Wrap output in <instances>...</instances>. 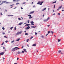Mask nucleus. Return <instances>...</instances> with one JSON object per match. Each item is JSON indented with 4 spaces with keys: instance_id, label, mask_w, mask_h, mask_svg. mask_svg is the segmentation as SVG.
<instances>
[{
    "instance_id": "nucleus-63",
    "label": "nucleus",
    "mask_w": 64,
    "mask_h": 64,
    "mask_svg": "<svg viewBox=\"0 0 64 64\" xmlns=\"http://www.w3.org/2000/svg\"><path fill=\"white\" fill-rule=\"evenodd\" d=\"M25 33H26V31H25L24 32Z\"/></svg>"
},
{
    "instance_id": "nucleus-33",
    "label": "nucleus",
    "mask_w": 64,
    "mask_h": 64,
    "mask_svg": "<svg viewBox=\"0 0 64 64\" xmlns=\"http://www.w3.org/2000/svg\"><path fill=\"white\" fill-rule=\"evenodd\" d=\"M4 43L3 42V43H2V45H4Z\"/></svg>"
},
{
    "instance_id": "nucleus-23",
    "label": "nucleus",
    "mask_w": 64,
    "mask_h": 64,
    "mask_svg": "<svg viewBox=\"0 0 64 64\" xmlns=\"http://www.w3.org/2000/svg\"><path fill=\"white\" fill-rule=\"evenodd\" d=\"M14 27H12L10 28V29L11 30H12L13 29V28Z\"/></svg>"
},
{
    "instance_id": "nucleus-36",
    "label": "nucleus",
    "mask_w": 64,
    "mask_h": 64,
    "mask_svg": "<svg viewBox=\"0 0 64 64\" xmlns=\"http://www.w3.org/2000/svg\"><path fill=\"white\" fill-rule=\"evenodd\" d=\"M14 42V40H13V41H12L11 43H13V42Z\"/></svg>"
},
{
    "instance_id": "nucleus-21",
    "label": "nucleus",
    "mask_w": 64,
    "mask_h": 64,
    "mask_svg": "<svg viewBox=\"0 0 64 64\" xmlns=\"http://www.w3.org/2000/svg\"><path fill=\"white\" fill-rule=\"evenodd\" d=\"M27 4V3L24 2L23 4H22L23 5H24V4Z\"/></svg>"
},
{
    "instance_id": "nucleus-19",
    "label": "nucleus",
    "mask_w": 64,
    "mask_h": 64,
    "mask_svg": "<svg viewBox=\"0 0 64 64\" xmlns=\"http://www.w3.org/2000/svg\"><path fill=\"white\" fill-rule=\"evenodd\" d=\"M61 40H58V42H60Z\"/></svg>"
},
{
    "instance_id": "nucleus-29",
    "label": "nucleus",
    "mask_w": 64,
    "mask_h": 64,
    "mask_svg": "<svg viewBox=\"0 0 64 64\" xmlns=\"http://www.w3.org/2000/svg\"><path fill=\"white\" fill-rule=\"evenodd\" d=\"M18 4H19V5L20 4V3H18L16 4V5H18Z\"/></svg>"
},
{
    "instance_id": "nucleus-39",
    "label": "nucleus",
    "mask_w": 64,
    "mask_h": 64,
    "mask_svg": "<svg viewBox=\"0 0 64 64\" xmlns=\"http://www.w3.org/2000/svg\"><path fill=\"white\" fill-rule=\"evenodd\" d=\"M14 30H16L17 28H15L14 29Z\"/></svg>"
},
{
    "instance_id": "nucleus-45",
    "label": "nucleus",
    "mask_w": 64,
    "mask_h": 64,
    "mask_svg": "<svg viewBox=\"0 0 64 64\" xmlns=\"http://www.w3.org/2000/svg\"><path fill=\"white\" fill-rule=\"evenodd\" d=\"M18 20H21L20 18H18Z\"/></svg>"
},
{
    "instance_id": "nucleus-44",
    "label": "nucleus",
    "mask_w": 64,
    "mask_h": 64,
    "mask_svg": "<svg viewBox=\"0 0 64 64\" xmlns=\"http://www.w3.org/2000/svg\"><path fill=\"white\" fill-rule=\"evenodd\" d=\"M42 38H44V36H42Z\"/></svg>"
},
{
    "instance_id": "nucleus-58",
    "label": "nucleus",
    "mask_w": 64,
    "mask_h": 64,
    "mask_svg": "<svg viewBox=\"0 0 64 64\" xmlns=\"http://www.w3.org/2000/svg\"><path fill=\"white\" fill-rule=\"evenodd\" d=\"M5 47H3V49H5Z\"/></svg>"
},
{
    "instance_id": "nucleus-14",
    "label": "nucleus",
    "mask_w": 64,
    "mask_h": 64,
    "mask_svg": "<svg viewBox=\"0 0 64 64\" xmlns=\"http://www.w3.org/2000/svg\"><path fill=\"white\" fill-rule=\"evenodd\" d=\"M50 33L52 34H54V32H53V31H51L50 32Z\"/></svg>"
},
{
    "instance_id": "nucleus-42",
    "label": "nucleus",
    "mask_w": 64,
    "mask_h": 64,
    "mask_svg": "<svg viewBox=\"0 0 64 64\" xmlns=\"http://www.w3.org/2000/svg\"><path fill=\"white\" fill-rule=\"evenodd\" d=\"M31 13V12L30 13H29V15H31V14H32Z\"/></svg>"
},
{
    "instance_id": "nucleus-22",
    "label": "nucleus",
    "mask_w": 64,
    "mask_h": 64,
    "mask_svg": "<svg viewBox=\"0 0 64 64\" xmlns=\"http://www.w3.org/2000/svg\"><path fill=\"white\" fill-rule=\"evenodd\" d=\"M29 39H28L26 40L27 42H29Z\"/></svg>"
},
{
    "instance_id": "nucleus-56",
    "label": "nucleus",
    "mask_w": 64,
    "mask_h": 64,
    "mask_svg": "<svg viewBox=\"0 0 64 64\" xmlns=\"http://www.w3.org/2000/svg\"><path fill=\"white\" fill-rule=\"evenodd\" d=\"M27 46H28V47H29V46H28V44L27 45Z\"/></svg>"
},
{
    "instance_id": "nucleus-51",
    "label": "nucleus",
    "mask_w": 64,
    "mask_h": 64,
    "mask_svg": "<svg viewBox=\"0 0 64 64\" xmlns=\"http://www.w3.org/2000/svg\"><path fill=\"white\" fill-rule=\"evenodd\" d=\"M37 33L36 32L35 33V35H37Z\"/></svg>"
},
{
    "instance_id": "nucleus-41",
    "label": "nucleus",
    "mask_w": 64,
    "mask_h": 64,
    "mask_svg": "<svg viewBox=\"0 0 64 64\" xmlns=\"http://www.w3.org/2000/svg\"><path fill=\"white\" fill-rule=\"evenodd\" d=\"M0 14L1 15H3V14H2V12H1Z\"/></svg>"
},
{
    "instance_id": "nucleus-3",
    "label": "nucleus",
    "mask_w": 64,
    "mask_h": 64,
    "mask_svg": "<svg viewBox=\"0 0 64 64\" xmlns=\"http://www.w3.org/2000/svg\"><path fill=\"white\" fill-rule=\"evenodd\" d=\"M40 5H42V4H43V3H44V2H40Z\"/></svg>"
},
{
    "instance_id": "nucleus-26",
    "label": "nucleus",
    "mask_w": 64,
    "mask_h": 64,
    "mask_svg": "<svg viewBox=\"0 0 64 64\" xmlns=\"http://www.w3.org/2000/svg\"><path fill=\"white\" fill-rule=\"evenodd\" d=\"M33 38V36H32L31 37L30 39H32V38Z\"/></svg>"
},
{
    "instance_id": "nucleus-6",
    "label": "nucleus",
    "mask_w": 64,
    "mask_h": 64,
    "mask_svg": "<svg viewBox=\"0 0 64 64\" xmlns=\"http://www.w3.org/2000/svg\"><path fill=\"white\" fill-rule=\"evenodd\" d=\"M30 28V26H28V27L26 28V30H28Z\"/></svg>"
},
{
    "instance_id": "nucleus-64",
    "label": "nucleus",
    "mask_w": 64,
    "mask_h": 64,
    "mask_svg": "<svg viewBox=\"0 0 64 64\" xmlns=\"http://www.w3.org/2000/svg\"><path fill=\"white\" fill-rule=\"evenodd\" d=\"M14 64H17V63H15Z\"/></svg>"
},
{
    "instance_id": "nucleus-46",
    "label": "nucleus",
    "mask_w": 64,
    "mask_h": 64,
    "mask_svg": "<svg viewBox=\"0 0 64 64\" xmlns=\"http://www.w3.org/2000/svg\"><path fill=\"white\" fill-rule=\"evenodd\" d=\"M58 15H60V14L58 13Z\"/></svg>"
},
{
    "instance_id": "nucleus-35",
    "label": "nucleus",
    "mask_w": 64,
    "mask_h": 64,
    "mask_svg": "<svg viewBox=\"0 0 64 64\" xmlns=\"http://www.w3.org/2000/svg\"><path fill=\"white\" fill-rule=\"evenodd\" d=\"M2 29L3 30H5V28H2Z\"/></svg>"
},
{
    "instance_id": "nucleus-28",
    "label": "nucleus",
    "mask_w": 64,
    "mask_h": 64,
    "mask_svg": "<svg viewBox=\"0 0 64 64\" xmlns=\"http://www.w3.org/2000/svg\"><path fill=\"white\" fill-rule=\"evenodd\" d=\"M32 18H33L32 17H30L29 18V19H32Z\"/></svg>"
},
{
    "instance_id": "nucleus-57",
    "label": "nucleus",
    "mask_w": 64,
    "mask_h": 64,
    "mask_svg": "<svg viewBox=\"0 0 64 64\" xmlns=\"http://www.w3.org/2000/svg\"><path fill=\"white\" fill-rule=\"evenodd\" d=\"M17 60H19V58H17Z\"/></svg>"
},
{
    "instance_id": "nucleus-1",
    "label": "nucleus",
    "mask_w": 64,
    "mask_h": 64,
    "mask_svg": "<svg viewBox=\"0 0 64 64\" xmlns=\"http://www.w3.org/2000/svg\"><path fill=\"white\" fill-rule=\"evenodd\" d=\"M22 32H18L17 33V34L18 35H20V34H21V33H22Z\"/></svg>"
},
{
    "instance_id": "nucleus-25",
    "label": "nucleus",
    "mask_w": 64,
    "mask_h": 64,
    "mask_svg": "<svg viewBox=\"0 0 64 64\" xmlns=\"http://www.w3.org/2000/svg\"><path fill=\"white\" fill-rule=\"evenodd\" d=\"M25 35H28V33H26L25 34Z\"/></svg>"
},
{
    "instance_id": "nucleus-32",
    "label": "nucleus",
    "mask_w": 64,
    "mask_h": 64,
    "mask_svg": "<svg viewBox=\"0 0 64 64\" xmlns=\"http://www.w3.org/2000/svg\"><path fill=\"white\" fill-rule=\"evenodd\" d=\"M6 2H7L6 1H4L3 2V3H6Z\"/></svg>"
},
{
    "instance_id": "nucleus-8",
    "label": "nucleus",
    "mask_w": 64,
    "mask_h": 64,
    "mask_svg": "<svg viewBox=\"0 0 64 64\" xmlns=\"http://www.w3.org/2000/svg\"><path fill=\"white\" fill-rule=\"evenodd\" d=\"M32 46H35V47L36 46V44H33L32 45Z\"/></svg>"
},
{
    "instance_id": "nucleus-17",
    "label": "nucleus",
    "mask_w": 64,
    "mask_h": 64,
    "mask_svg": "<svg viewBox=\"0 0 64 64\" xmlns=\"http://www.w3.org/2000/svg\"><path fill=\"white\" fill-rule=\"evenodd\" d=\"M58 53H61V50H59L58 52Z\"/></svg>"
},
{
    "instance_id": "nucleus-24",
    "label": "nucleus",
    "mask_w": 64,
    "mask_h": 64,
    "mask_svg": "<svg viewBox=\"0 0 64 64\" xmlns=\"http://www.w3.org/2000/svg\"><path fill=\"white\" fill-rule=\"evenodd\" d=\"M8 16H12V17L13 16V15H11V16L8 15Z\"/></svg>"
},
{
    "instance_id": "nucleus-37",
    "label": "nucleus",
    "mask_w": 64,
    "mask_h": 64,
    "mask_svg": "<svg viewBox=\"0 0 64 64\" xmlns=\"http://www.w3.org/2000/svg\"><path fill=\"white\" fill-rule=\"evenodd\" d=\"M50 31H49L48 32V34H50Z\"/></svg>"
},
{
    "instance_id": "nucleus-2",
    "label": "nucleus",
    "mask_w": 64,
    "mask_h": 64,
    "mask_svg": "<svg viewBox=\"0 0 64 64\" xmlns=\"http://www.w3.org/2000/svg\"><path fill=\"white\" fill-rule=\"evenodd\" d=\"M18 48V47H16L14 48L12 50V51H14V50H15V49H17Z\"/></svg>"
},
{
    "instance_id": "nucleus-61",
    "label": "nucleus",
    "mask_w": 64,
    "mask_h": 64,
    "mask_svg": "<svg viewBox=\"0 0 64 64\" xmlns=\"http://www.w3.org/2000/svg\"><path fill=\"white\" fill-rule=\"evenodd\" d=\"M17 7H16L15 8H14V9H16V8Z\"/></svg>"
},
{
    "instance_id": "nucleus-52",
    "label": "nucleus",
    "mask_w": 64,
    "mask_h": 64,
    "mask_svg": "<svg viewBox=\"0 0 64 64\" xmlns=\"http://www.w3.org/2000/svg\"><path fill=\"white\" fill-rule=\"evenodd\" d=\"M5 42L6 43H8V41H6Z\"/></svg>"
},
{
    "instance_id": "nucleus-4",
    "label": "nucleus",
    "mask_w": 64,
    "mask_h": 64,
    "mask_svg": "<svg viewBox=\"0 0 64 64\" xmlns=\"http://www.w3.org/2000/svg\"><path fill=\"white\" fill-rule=\"evenodd\" d=\"M31 24H32V25H34V24H33V23H34V22L32 21L31 22Z\"/></svg>"
},
{
    "instance_id": "nucleus-10",
    "label": "nucleus",
    "mask_w": 64,
    "mask_h": 64,
    "mask_svg": "<svg viewBox=\"0 0 64 64\" xmlns=\"http://www.w3.org/2000/svg\"><path fill=\"white\" fill-rule=\"evenodd\" d=\"M18 54H21V53L22 52H18Z\"/></svg>"
},
{
    "instance_id": "nucleus-53",
    "label": "nucleus",
    "mask_w": 64,
    "mask_h": 64,
    "mask_svg": "<svg viewBox=\"0 0 64 64\" xmlns=\"http://www.w3.org/2000/svg\"><path fill=\"white\" fill-rule=\"evenodd\" d=\"M54 8H55V5L54 6Z\"/></svg>"
},
{
    "instance_id": "nucleus-16",
    "label": "nucleus",
    "mask_w": 64,
    "mask_h": 64,
    "mask_svg": "<svg viewBox=\"0 0 64 64\" xmlns=\"http://www.w3.org/2000/svg\"><path fill=\"white\" fill-rule=\"evenodd\" d=\"M40 2H38V3L37 4H38V5H39V4H40Z\"/></svg>"
},
{
    "instance_id": "nucleus-15",
    "label": "nucleus",
    "mask_w": 64,
    "mask_h": 64,
    "mask_svg": "<svg viewBox=\"0 0 64 64\" xmlns=\"http://www.w3.org/2000/svg\"><path fill=\"white\" fill-rule=\"evenodd\" d=\"M29 25H30V24H27L25 26H29Z\"/></svg>"
},
{
    "instance_id": "nucleus-20",
    "label": "nucleus",
    "mask_w": 64,
    "mask_h": 64,
    "mask_svg": "<svg viewBox=\"0 0 64 64\" xmlns=\"http://www.w3.org/2000/svg\"><path fill=\"white\" fill-rule=\"evenodd\" d=\"M56 2H57L56 1L55 2H53L52 3V4H54V3H56Z\"/></svg>"
},
{
    "instance_id": "nucleus-9",
    "label": "nucleus",
    "mask_w": 64,
    "mask_h": 64,
    "mask_svg": "<svg viewBox=\"0 0 64 64\" xmlns=\"http://www.w3.org/2000/svg\"><path fill=\"white\" fill-rule=\"evenodd\" d=\"M23 24V23L22 22H20V23L18 24L19 25H22Z\"/></svg>"
},
{
    "instance_id": "nucleus-40",
    "label": "nucleus",
    "mask_w": 64,
    "mask_h": 64,
    "mask_svg": "<svg viewBox=\"0 0 64 64\" xmlns=\"http://www.w3.org/2000/svg\"><path fill=\"white\" fill-rule=\"evenodd\" d=\"M3 4V2H2L1 4L0 5V6L1 5H2Z\"/></svg>"
},
{
    "instance_id": "nucleus-49",
    "label": "nucleus",
    "mask_w": 64,
    "mask_h": 64,
    "mask_svg": "<svg viewBox=\"0 0 64 64\" xmlns=\"http://www.w3.org/2000/svg\"><path fill=\"white\" fill-rule=\"evenodd\" d=\"M20 49V48H18L17 49H16V50H18V49Z\"/></svg>"
},
{
    "instance_id": "nucleus-60",
    "label": "nucleus",
    "mask_w": 64,
    "mask_h": 64,
    "mask_svg": "<svg viewBox=\"0 0 64 64\" xmlns=\"http://www.w3.org/2000/svg\"><path fill=\"white\" fill-rule=\"evenodd\" d=\"M32 4H34V2H32Z\"/></svg>"
},
{
    "instance_id": "nucleus-38",
    "label": "nucleus",
    "mask_w": 64,
    "mask_h": 64,
    "mask_svg": "<svg viewBox=\"0 0 64 64\" xmlns=\"http://www.w3.org/2000/svg\"><path fill=\"white\" fill-rule=\"evenodd\" d=\"M50 19V18H48L47 20H48L49 19Z\"/></svg>"
},
{
    "instance_id": "nucleus-34",
    "label": "nucleus",
    "mask_w": 64,
    "mask_h": 64,
    "mask_svg": "<svg viewBox=\"0 0 64 64\" xmlns=\"http://www.w3.org/2000/svg\"><path fill=\"white\" fill-rule=\"evenodd\" d=\"M4 38H8V37H7V36H4Z\"/></svg>"
},
{
    "instance_id": "nucleus-27",
    "label": "nucleus",
    "mask_w": 64,
    "mask_h": 64,
    "mask_svg": "<svg viewBox=\"0 0 64 64\" xmlns=\"http://www.w3.org/2000/svg\"><path fill=\"white\" fill-rule=\"evenodd\" d=\"M17 0H13L14 2H16V1H17Z\"/></svg>"
},
{
    "instance_id": "nucleus-54",
    "label": "nucleus",
    "mask_w": 64,
    "mask_h": 64,
    "mask_svg": "<svg viewBox=\"0 0 64 64\" xmlns=\"http://www.w3.org/2000/svg\"><path fill=\"white\" fill-rule=\"evenodd\" d=\"M5 34V33L4 32L3 33V34L4 35V34Z\"/></svg>"
},
{
    "instance_id": "nucleus-62",
    "label": "nucleus",
    "mask_w": 64,
    "mask_h": 64,
    "mask_svg": "<svg viewBox=\"0 0 64 64\" xmlns=\"http://www.w3.org/2000/svg\"><path fill=\"white\" fill-rule=\"evenodd\" d=\"M61 54H62H62H63V53L62 52L61 53Z\"/></svg>"
},
{
    "instance_id": "nucleus-13",
    "label": "nucleus",
    "mask_w": 64,
    "mask_h": 64,
    "mask_svg": "<svg viewBox=\"0 0 64 64\" xmlns=\"http://www.w3.org/2000/svg\"><path fill=\"white\" fill-rule=\"evenodd\" d=\"M20 40V38H19L18 39L16 40V41H19V40Z\"/></svg>"
},
{
    "instance_id": "nucleus-18",
    "label": "nucleus",
    "mask_w": 64,
    "mask_h": 64,
    "mask_svg": "<svg viewBox=\"0 0 64 64\" xmlns=\"http://www.w3.org/2000/svg\"><path fill=\"white\" fill-rule=\"evenodd\" d=\"M62 5H61V6H60L59 7V9H61V8H62Z\"/></svg>"
},
{
    "instance_id": "nucleus-11",
    "label": "nucleus",
    "mask_w": 64,
    "mask_h": 64,
    "mask_svg": "<svg viewBox=\"0 0 64 64\" xmlns=\"http://www.w3.org/2000/svg\"><path fill=\"white\" fill-rule=\"evenodd\" d=\"M30 12L31 13V14H33L34 13V11H33V12Z\"/></svg>"
},
{
    "instance_id": "nucleus-7",
    "label": "nucleus",
    "mask_w": 64,
    "mask_h": 64,
    "mask_svg": "<svg viewBox=\"0 0 64 64\" xmlns=\"http://www.w3.org/2000/svg\"><path fill=\"white\" fill-rule=\"evenodd\" d=\"M47 9L46 8H45L43 9L42 10V11L43 12V11H44V10H46Z\"/></svg>"
},
{
    "instance_id": "nucleus-5",
    "label": "nucleus",
    "mask_w": 64,
    "mask_h": 64,
    "mask_svg": "<svg viewBox=\"0 0 64 64\" xmlns=\"http://www.w3.org/2000/svg\"><path fill=\"white\" fill-rule=\"evenodd\" d=\"M0 55H4V52H2L0 53Z\"/></svg>"
},
{
    "instance_id": "nucleus-30",
    "label": "nucleus",
    "mask_w": 64,
    "mask_h": 64,
    "mask_svg": "<svg viewBox=\"0 0 64 64\" xmlns=\"http://www.w3.org/2000/svg\"><path fill=\"white\" fill-rule=\"evenodd\" d=\"M36 26H32V28H36Z\"/></svg>"
},
{
    "instance_id": "nucleus-31",
    "label": "nucleus",
    "mask_w": 64,
    "mask_h": 64,
    "mask_svg": "<svg viewBox=\"0 0 64 64\" xmlns=\"http://www.w3.org/2000/svg\"><path fill=\"white\" fill-rule=\"evenodd\" d=\"M28 16H30V17H31V15H28Z\"/></svg>"
},
{
    "instance_id": "nucleus-50",
    "label": "nucleus",
    "mask_w": 64,
    "mask_h": 64,
    "mask_svg": "<svg viewBox=\"0 0 64 64\" xmlns=\"http://www.w3.org/2000/svg\"><path fill=\"white\" fill-rule=\"evenodd\" d=\"M29 22H30V20L28 21V23H29Z\"/></svg>"
},
{
    "instance_id": "nucleus-59",
    "label": "nucleus",
    "mask_w": 64,
    "mask_h": 64,
    "mask_svg": "<svg viewBox=\"0 0 64 64\" xmlns=\"http://www.w3.org/2000/svg\"><path fill=\"white\" fill-rule=\"evenodd\" d=\"M47 27H49V26H50V25H48V26H47Z\"/></svg>"
},
{
    "instance_id": "nucleus-47",
    "label": "nucleus",
    "mask_w": 64,
    "mask_h": 64,
    "mask_svg": "<svg viewBox=\"0 0 64 64\" xmlns=\"http://www.w3.org/2000/svg\"><path fill=\"white\" fill-rule=\"evenodd\" d=\"M24 52H25L24 51H22V53H24Z\"/></svg>"
},
{
    "instance_id": "nucleus-55",
    "label": "nucleus",
    "mask_w": 64,
    "mask_h": 64,
    "mask_svg": "<svg viewBox=\"0 0 64 64\" xmlns=\"http://www.w3.org/2000/svg\"><path fill=\"white\" fill-rule=\"evenodd\" d=\"M21 9H22V10H23V8L22 7L21 8Z\"/></svg>"
},
{
    "instance_id": "nucleus-12",
    "label": "nucleus",
    "mask_w": 64,
    "mask_h": 64,
    "mask_svg": "<svg viewBox=\"0 0 64 64\" xmlns=\"http://www.w3.org/2000/svg\"><path fill=\"white\" fill-rule=\"evenodd\" d=\"M24 51H25V52H27V50H26V49H24Z\"/></svg>"
},
{
    "instance_id": "nucleus-48",
    "label": "nucleus",
    "mask_w": 64,
    "mask_h": 64,
    "mask_svg": "<svg viewBox=\"0 0 64 64\" xmlns=\"http://www.w3.org/2000/svg\"><path fill=\"white\" fill-rule=\"evenodd\" d=\"M48 21V20L47 19L44 20V21Z\"/></svg>"
},
{
    "instance_id": "nucleus-43",
    "label": "nucleus",
    "mask_w": 64,
    "mask_h": 64,
    "mask_svg": "<svg viewBox=\"0 0 64 64\" xmlns=\"http://www.w3.org/2000/svg\"><path fill=\"white\" fill-rule=\"evenodd\" d=\"M6 4H9V2H7L6 3Z\"/></svg>"
}]
</instances>
